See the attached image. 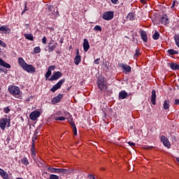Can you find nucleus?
I'll list each match as a JSON object with an SVG mask.
<instances>
[{
    "label": "nucleus",
    "mask_w": 179,
    "mask_h": 179,
    "mask_svg": "<svg viewBox=\"0 0 179 179\" xmlns=\"http://www.w3.org/2000/svg\"><path fill=\"white\" fill-rule=\"evenodd\" d=\"M152 148H153V146H149V145L144 146V149H145L146 150H152Z\"/></svg>",
    "instance_id": "ea45409f"
},
{
    "label": "nucleus",
    "mask_w": 179,
    "mask_h": 179,
    "mask_svg": "<svg viewBox=\"0 0 179 179\" xmlns=\"http://www.w3.org/2000/svg\"><path fill=\"white\" fill-rule=\"evenodd\" d=\"M21 118H22V120H23V117H21Z\"/></svg>",
    "instance_id": "0e129e2a"
},
{
    "label": "nucleus",
    "mask_w": 179,
    "mask_h": 179,
    "mask_svg": "<svg viewBox=\"0 0 179 179\" xmlns=\"http://www.w3.org/2000/svg\"><path fill=\"white\" fill-rule=\"evenodd\" d=\"M64 97V94H59L56 97H54L52 99V104H57V103H59L61 101V99Z\"/></svg>",
    "instance_id": "1a4fd4ad"
},
{
    "label": "nucleus",
    "mask_w": 179,
    "mask_h": 179,
    "mask_svg": "<svg viewBox=\"0 0 179 179\" xmlns=\"http://www.w3.org/2000/svg\"><path fill=\"white\" fill-rule=\"evenodd\" d=\"M34 51L36 52V54H38L41 52V48H40V47H36L34 48Z\"/></svg>",
    "instance_id": "72a5a7b5"
},
{
    "label": "nucleus",
    "mask_w": 179,
    "mask_h": 179,
    "mask_svg": "<svg viewBox=\"0 0 179 179\" xmlns=\"http://www.w3.org/2000/svg\"><path fill=\"white\" fill-rule=\"evenodd\" d=\"M42 43H43V44H47V38L45 36H44L42 38Z\"/></svg>",
    "instance_id": "37998d69"
},
{
    "label": "nucleus",
    "mask_w": 179,
    "mask_h": 179,
    "mask_svg": "<svg viewBox=\"0 0 179 179\" xmlns=\"http://www.w3.org/2000/svg\"><path fill=\"white\" fill-rule=\"evenodd\" d=\"M40 114H41L40 111L34 110V111L31 112V114L29 115V118L32 121H36V120H37V118H38V117H40Z\"/></svg>",
    "instance_id": "6e6552de"
},
{
    "label": "nucleus",
    "mask_w": 179,
    "mask_h": 179,
    "mask_svg": "<svg viewBox=\"0 0 179 179\" xmlns=\"http://www.w3.org/2000/svg\"><path fill=\"white\" fill-rule=\"evenodd\" d=\"M128 144H129L130 146H131V147L135 146V143H133V142H131V141H129V142L128 143Z\"/></svg>",
    "instance_id": "09e8293b"
},
{
    "label": "nucleus",
    "mask_w": 179,
    "mask_h": 179,
    "mask_svg": "<svg viewBox=\"0 0 179 179\" xmlns=\"http://www.w3.org/2000/svg\"><path fill=\"white\" fill-rule=\"evenodd\" d=\"M142 3L145 2V0H141Z\"/></svg>",
    "instance_id": "13d9d810"
},
{
    "label": "nucleus",
    "mask_w": 179,
    "mask_h": 179,
    "mask_svg": "<svg viewBox=\"0 0 179 179\" xmlns=\"http://www.w3.org/2000/svg\"><path fill=\"white\" fill-rule=\"evenodd\" d=\"M151 93V103L153 106H156V90H153Z\"/></svg>",
    "instance_id": "a211bd4d"
},
{
    "label": "nucleus",
    "mask_w": 179,
    "mask_h": 179,
    "mask_svg": "<svg viewBox=\"0 0 179 179\" xmlns=\"http://www.w3.org/2000/svg\"><path fill=\"white\" fill-rule=\"evenodd\" d=\"M23 69L27 71L28 73H34L36 72V68L31 64H27L24 61H23Z\"/></svg>",
    "instance_id": "f03ea898"
},
{
    "label": "nucleus",
    "mask_w": 179,
    "mask_h": 179,
    "mask_svg": "<svg viewBox=\"0 0 179 179\" xmlns=\"http://www.w3.org/2000/svg\"><path fill=\"white\" fill-rule=\"evenodd\" d=\"M50 179H59V176L54 174L50 176Z\"/></svg>",
    "instance_id": "c9c22d12"
},
{
    "label": "nucleus",
    "mask_w": 179,
    "mask_h": 179,
    "mask_svg": "<svg viewBox=\"0 0 179 179\" xmlns=\"http://www.w3.org/2000/svg\"><path fill=\"white\" fill-rule=\"evenodd\" d=\"M175 104H176L177 106L179 105V99H175Z\"/></svg>",
    "instance_id": "864d4df0"
},
{
    "label": "nucleus",
    "mask_w": 179,
    "mask_h": 179,
    "mask_svg": "<svg viewBox=\"0 0 179 179\" xmlns=\"http://www.w3.org/2000/svg\"><path fill=\"white\" fill-rule=\"evenodd\" d=\"M178 163H179V157L176 158Z\"/></svg>",
    "instance_id": "6e6d98bb"
},
{
    "label": "nucleus",
    "mask_w": 179,
    "mask_h": 179,
    "mask_svg": "<svg viewBox=\"0 0 179 179\" xmlns=\"http://www.w3.org/2000/svg\"><path fill=\"white\" fill-rule=\"evenodd\" d=\"M46 12L50 16H54V15H55V10H54V6H49Z\"/></svg>",
    "instance_id": "f3484780"
},
{
    "label": "nucleus",
    "mask_w": 179,
    "mask_h": 179,
    "mask_svg": "<svg viewBox=\"0 0 179 179\" xmlns=\"http://www.w3.org/2000/svg\"><path fill=\"white\" fill-rule=\"evenodd\" d=\"M128 96V93L127 92H125V90L121 91L119 93V97L120 99H121L122 100H124V99H127V96Z\"/></svg>",
    "instance_id": "4be33fe9"
},
{
    "label": "nucleus",
    "mask_w": 179,
    "mask_h": 179,
    "mask_svg": "<svg viewBox=\"0 0 179 179\" xmlns=\"http://www.w3.org/2000/svg\"><path fill=\"white\" fill-rule=\"evenodd\" d=\"M88 178L96 179V178H94V176H93L91 175V174H89V175H88Z\"/></svg>",
    "instance_id": "603ef678"
},
{
    "label": "nucleus",
    "mask_w": 179,
    "mask_h": 179,
    "mask_svg": "<svg viewBox=\"0 0 179 179\" xmlns=\"http://www.w3.org/2000/svg\"><path fill=\"white\" fill-rule=\"evenodd\" d=\"M24 36L25 38H27V40H29V41H33V40H34V37L32 34H24Z\"/></svg>",
    "instance_id": "b1692460"
},
{
    "label": "nucleus",
    "mask_w": 179,
    "mask_h": 179,
    "mask_svg": "<svg viewBox=\"0 0 179 179\" xmlns=\"http://www.w3.org/2000/svg\"><path fill=\"white\" fill-rule=\"evenodd\" d=\"M0 65L1 66H3V68L9 69L10 68V64L6 63L5 61L2 59V58H0Z\"/></svg>",
    "instance_id": "5701e85b"
},
{
    "label": "nucleus",
    "mask_w": 179,
    "mask_h": 179,
    "mask_svg": "<svg viewBox=\"0 0 179 179\" xmlns=\"http://www.w3.org/2000/svg\"><path fill=\"white\" fill-rule=\"evenodd\" d=\"M60 43H63V41H60Z\"/></svg>",
    "instance_id": "bf43d9fd"
},
{
    "label": "nucleus",
    "mask_w": 179,
    "mask_h": 179,
    "mask_svg": "<svg viewBox=\"0 0 179 179\" xmlns=\"http://www.w3.org/2000/svg\"><path fill=\"white\" fill-rule=\"evenodd\" d=\"M27 10H29V8H27V3H25L24 12H27Z\"/></svg>",
    "instance_id": "de8ad7c7"
},
{
    "label": "nucleus",
    "mask_w": 179,
    "mask_h": 179,
    "mask_svg": "<svg viewBox=\"0 0 179 179\" xmlns=\"http://www.w3.org/2000/svg\"><path fill=\"white\" fill-rule=\"evenodd\" d=\"M152 38L153 40H159V38H160V34L159 33V31H155V32L152 35Z\"/></svg>",
    "instance_id": "a878e982"
},
{
    "label": "nucleus",
    "mask_w": 179,
    "mask_h": 179,
    "mask_svg": "<svg viewBox=\"0 0 179 179\" xmlns=\"http://www.w3.org/2000/svg\"><path fill=\"white\" fill-rule=\"evenodd\" d=\"M83 46L84 48V51H85V52H87V51H89V48H90V45L89 44V41H87V38L84 39Z\"/></svg>",
    "instance_id": "f8f14e48"
},
{
    "label": "nucleus",
    "mask_w": 179,
    "mask_h": 179,
    "mask_svg": "<svg viewBox=\"0 0 179 179\" xmlns=\"http://www.w3.org/2000/svg\"><path fill=\"white\" fill-rule=\"evenodd\" d=\"M0 45H1V47H3L4 48H6V43H5L3 41H0Z\"/></svg>",
    "instance_id": "79ce46f5"
},
{
    "label": "nucleus",
    "mask_w": 179,
    "mask_h": 179,
    "mask_svg": "<svg viewBox=\"0 0 179 179\" xmlns=\"http://www.w3.org/2000/svg\"><path fill=\"white\" fill-rule=\"evenodd\" d=\"M56 121H65V117L64 116L56 117Z\"/></svg>",
    "instance_id": "4c0bfd02"
},
{
    "label": "nucleus",
    "mask_w": 179,
    "mask_h": 179,
    "mask_svg": "<svg viewBox=\"0 0 179 179\" xmlns=\"http://www.w3.org/2000/svg\"><path fill=\"white\" fill-rule=\"evenodd\" d=\"M57 54H59V52H57Z\"/></svg>",
    "instance_id": "680f3d73"
},
{
    "label": "nucleus",
    "mask_w": 179,
    "mask_h": 179,
    "mask_svg": "<svg viewBox=\"0 0 179 179\" xmlns=\"http://www.w3.org/2000/svg\"><path fill=\"white\" fill-rule=\"evenodd\" d=\"M139 55H141V50L140 49H136V52L134 56L138 58V57H139Z\"/></svg>",
    "instance_id": "473e14b6"
},
{
    "label": "nucleus",
    "mask_w": 179,
    "mask_h": 179,
    "mask_svg": "<svg viewBox=\"0 0 179 179\" xmlns=\"http://www.w3.org/2000/svg\"><path fill=\"white\" fill-rule=\"evenodd\" d=\"M81 61H82V59L79 55V50H77L76 56L74 59V64H76V65H79V64H80Z\"/></svg>",
    "instance_id": "2eb2a0df"
},
{
    "label": "nucleus",
    "mask_w": 179,
    "mask_h": 179,
    "mask_svg": "<svg viewBox=\"0 0 179 179\" xmlns=\"http://www.w3.org/2000/svg\"><path fill=\"white\" fill-rule=\"evenodd\" d=\"M134 17H135V14H134V13H129L127 15V19H129V20H134Z\"/></svg>",
    "instance_id": "2f4dec72"
},
{
    "label": "nucleus",
    "mask_w": 179,
    "mask_h": 179,
    "mask_svg": "<svg viewBox=\"0 0 179 179\" xmlns=\"http://www.w3.org/2000/svg\"><path fill=\"white\" fill-rule=\"evenodd\" d=\"M119 66L122 69L123 73H130L132 71V68L128 64H120Z\"/></svg>",
    "instance_id": "423d86ee"
},
{
    "label": "nucleus",
    "mask_w": 179,
    "mask_h": 179,
    "mask_svg": "<svg viewBox=\"0 0 179 179\" xmlns=\"http://www.w3.org/2000/svg\"><path fill=\"white\" fill-rule=\"evenodd\" d=\"M31 156L34 157L36 156V147H34V142L32 143V147L31 148Z\"/></svg>",
    "instance_id": "c756f323"
},
{
    "label": "nucleus",
    "mask_w": 179,
    "mask_h": 179,
    "mask_svg": "<svg viewBox=\"0 0 179 179\" xmlns=\"http://www.w3.org/2000/svg\"><path fill=\"white\" fill-rule=\"evenodd\" d=\"M0 93H1V88H0Z\"/></svg>",
    "instance_id": "69168bd1"
},
{
    "label": "nucleus",
    "mask_w": 179,
    "mask_h": 179,
    "mask_svg": "<svg viewBox=\"0 0 179 179\" xmlns=\"http://www.w3.org/2000/svg\"><path fill=\"white\" fill-rule=\"evenodd\" d=\"M23 164L25 166H29V160H27V158H24Z\"/></svg>",
    "instance_id": "58836bf2"
},
{
    "label": "nucleus",
    "mask_w": 179,
    "mask_h": 179,
    "mask_svg": "<svg viewBox=\"0 0 179 179\" xmlns=\"http://www.w3.org/2000/svg\"><path fill=\"white\" fill-rule=\"evenodd\" d=\"M48 170L50 173H55L56 174H60V171H61V169H57V168H52V167H49Z\"/></svg>",
    "instance_id": "aec40b11"
},
{
    "label": "nucleus",
    "mask_w": 179,
    "mask_h": 179,
    "mask_svg": "<svg viewBox=\"0 0 179 179\" xmlns=\"http://www.w3.org/2000/svg\"><path fill=\"white\" fill-rule=\"evenodd\" d=\"M60 78H62V73L60 71H57L53 73L50 78L48 79V80H50L52 82V80H58Z\"/></svg>",
    "instance_id": "0eeeda50"
},
{
    "label": "nucleus",
    "mask_w": 179,
    "mask_h": 179,
    "mask_svg": "<svg viewBox=\"0 0 179 179\" xmlns=\"http://www.w3.org/2000/svg\"><path fill=\"white\" fill-rule=\"evenodd\" d=\"M98 88L101 92H106L107 90V84L104 80V78H99L97 80Z\"/></svg>",
    "instance_id": "f257e3e1"
},
{
    "label": "nucleus",
    "mask_w": 179,
    "mask_h": 179,
    "mask_svg": "<svg viewBox=\"0 0 179 179\" xmlns=\"http://www.w3.org/2000/svg\"><path fill=\"white\" fill-rule=\"evenodd\" d=\"M174 6H176V1H173L171 8H174Z\"/></svg>",
    "instance_id": "5fc2aeb1"
},
{
    "label": "nucleus",
    "mask_w": 179,
    "mask_h": 179,
    "mask_svg": "<svg viewBox=\"0 0 179 179\" xmlns=\"http://www.w3.org/2000/svg\"><path fill=\"white\" fill-rule=\"evenodd\" d=\"M0 176L5 179H8V177L6 171H3L2 169H0Z\"/></svg>",
    "instance_id": "393cba45"
},
{
    "label": "nucleus",
    "mask_w": 179,
    "mask_h": 179,
    "mask_svg": "<svg viewBox=\"0 0 179 179\" xmlns=\"http://www.w3.org/2000/svg\"><path fill=\"white\" fill-rule=\"evenodd\" d=\"M6 121H8V119H0V128L2 129V131H4L5 128H6Z\"/></svg>",
    "instance_id": "4468645a"
},
{
    "label": "nucleus",
    "mask_w": 179,
    "mask_h": 179,
    "mask_svg": "<svg viewBox=\"0 0 179 179\" xmlns=\"http://www.w3.org/2000/svg\"><path fill=\"white\" fill-rule=\"evenodd\" d=\"M70 124L71 125L72 128H75L76 125L75 124V122L71 121Z\"/></svg>",
    "instance_id": "49530a36"
},
{
    "label": "nucleus",
    "mask_w": 179,
    "mask_h": 179,
    "mask_svg": "<svg viewBox=\"0 0 179 179\" xmlns=\"http://www.w3.org/2000/svg\"><path fill=\"white\" fill-rule=\"evenodd\" d=\"M19 64L22 68H23V58L20 57L18 59Z\"/></svg>",
    "instance_id": "e433bc0d"
},
{
    "label": "nucleus",
    "mask_w": 179,
    "mask_h": 179,
    "mask_svg": "<svg viewBox=\"0 0 179 179\" xmlns=\"http://www.w3.org/2000/svg\"><path fill=\"white\" fill-rule=\"evenodd\" d=\"M141 37L144 43H148V34H146V31L141 30Z\"/></svg>",
    "instance_id": "6ab92c4d"
},
{
    "label": "nucleus",
    "mask_w": 179,
    "mask_h": 179,
    "mask_svg": "<svg viewBox=\"0 0 179 179\" xmlns=\"http://www.w3.org/2000/svg\"><path fill=\"white\" fill-rule=\"evenodd\" d=\"M48 52H52V51H54L55 50V48H57V47H58V43H55L53 45H51V43H48Z\"/></svg>",
    "instance_id": "412c9836"
},
{
    "label": "nucleus",
    "mask_w": 179,
    "mask_h": 179,
    "mask_svg": "<svg viewBox=\"0 0 179 179\" xmlns=\"http://www.w3.org/2000/svg\"><path fill=\"white\" fill-rule=\"evenodd\" d=\"M0 31L4 34H9L10 33V29L6 26L0 27Z\"/></svg>",
    "instance_id": "dca6fc26"
},
{
    "label": "nucleus",
    "mask_w": 179,
    "mask_h": 179,
    "mask_svg": "<svg viewBox=\"0 0 179 179\" xmlns=\"http://www.w3.org/2000/svg\"><path fill=\"white\" fill-rule=\"evenodd\" d=\"M65 83V78L60 80L57 84L53 85V87L50 89V92L52 93H55L58 89H61V86Z\"/></svg>",
    "instance_id": "20e7f679"
},
{
    "label": "nucleus",
    "mask_w": 179,
    "mask_h": 179,
    "mask_svg": "<svg viewBox=\"0 0 179 179\" xmlns=\"http://www.w3.org/2000/svg\"><path fill=\"white\" fill-rule=\"evenodd\" d=\"M54 69H55V66H50L48 69V71L46 72L45 75V79H48V78H50V76H51L52 74V71H54Z\"/></svg>",
    "instance_id": "9b49d317"
},
{
    "label": "nucleus",
    "mask_w": 179,
    "mask_h": 179,
    "mask_svg": "<svg viewBox=\"0 0 179 179\" xmlns=\"http://www.w3.org/2000/svg\"><path fill=\"white\" fill-rule=\"evenodd\" d=\"M73 131L74 135H78V130L76 129V127H73Z\"/></svg>",
    "instance_id": "a18cd8bd"
},
{
    "label": "nucleus",
    "mask_w": 179,
    "mask_h": 179,
    "mask_svg": "<svg viewBox=\"0 0 179 179\" xmlns=\"http://www.w3.org/2000/svg\"><path fill=\"white\" fill-rule=\"evenodd\" d=\"M168 54H169V55H177V54H178V51L170 49L168 50Z\"/></svg>",
    "instance_id": "c85d7f7f"
},
{
    "label": "nucleus",
    "mask_w": 179,
    "mask_h": 179,
    "mask_svg": "<svg viewBox=\"0 0 179 179\" xmlns=\"http://www.w3.org/2000/svg\"><path fill=\"white\" fill-rule=\"evenodd\" d=\"M71 169H60V174H69Z\"/></svg>",
    "instance_id": "7c9ffc66"
},
{
    "label": "nucleus",
    "mask_w": 179,
    "mask_h": 179,
    "mask_svg": "<svg viewBox=\"0 0 179 179\" xmlns=\"http://www.w3.org/2000/svg\"><path fill=\"white\" fill-rule=\"evenodd\" d=\"M21 15H23V12H22Z\"/></svg>",
    "instance_id": "e2e57ef3"
},
{
    "label": "nucleus",
    "mask_w": 179,
    "mask_h": 179,
    "mask_svg": "<svg viewBox=\"0 0 179 179\" xmlns=\"http://www.w3.org/2000/svg\"><path fill=\"white\" fill-rule=\"evenodd\" d=\"M31 99H33V96H29L28 98H27L26 101H30V100H31Z\"/></svg>",
    "instance_id": "3c124183"
},
{
    "label": "nucleus",
    "mask_w": 179,
    "mask_h": 179,
    "mask_svg": "<svg viewBox=\"0 0 179 179\" xmlns=\"http://www.w3.org/2000/svg\"><path fill=\"white\" fill-rule=\"evenodd\" d=\"M169 108H170V101L166 100L164 103V110H169Z\"/></svg>",
    "instance_id": "cd10ccee"
},
{
    "label": "nucleus",
    "mask_w": 179,
    "mask_h": 179,
    "mask_svg": "<svg viewBox=\"0 0 179 179\" xmlns=\"http://www.w3.org/2000/svg\"><path fill=\"white\" fill-rule=\"evenodd\" d=\"M3 110H4V113H6V114H8L9 111H10V109H9V107H6L3 108Z\"/></svg>",
    "instance_id": "a19ab883"
},
{
    "label": "nucleus",
    "mask_w": 179,
    "mask_h": 179,
    "mask_svg": "<svg viewBox=\"0 0 179 179\" xmlns=\"http://www.w3.org/2000/svg\"><path fill=\"white\" fill-rule=\"evenodd\" d=\"M112 3H113L114 5H117V2H118V0H110Z\"/></svg>",
    "instance_id": "8fccbe9b"
},
{
    "label": "nucleus",
    "mask_w": 179,
    "mask_h": 179,
    "mask_svg": "<svg viewBox=\"0 0 179 179\" xmlns=\"http://www.w3.org/2000/svg\"><path fill=\"white\" fill-rule=\"evenodd\" d=\"M8 91L10 94H13V96H17V97H19V94H20V89L15 85L9 87Z\"/></svg>",
    "instance_id": "7ed1b4c3"
},
{
    "label": "nucleus",
    "mask_w": 179,
    "mask_h": 179,
    "mask_svg": "<svg viewBox=\"0 0 179 179\" xmlns=\"http://www.w3.org/2000/svg\"><path fill=\"white\" fill-rule=\"evenodd\" d=\"M94 30H95L96 31H101L102 29L100 25H96L94 28Z\"/></svg>",
    "instance_id": "f704fd0d"
},
{
    "label": "nucleus",
    "mask_w": 179,
    "mask_h": 179,
    "mask_svg": "<svg viewBox=\"0 0 179 179\" xmlns=\"http://www.w3.org/2000/svg\"><path fill=\"white\" fill-rule=\"evenodd\" d=\"M159 22H161V23L162 24H169V16H167V15H164V16L160 18Z\"/></svg>",
    "instance_id": "ddd939ff"
},
{
    "label": "nucleus",
    "mask_w": 179,
    "mask_h": 179,
    "mask_svg": "<svg viewBox=\"0 0 179 179\" xmlns=\"http://www.w3.org/2000/svg\"><path fill=\"white\" fill-rule=\"evenodd\" d=\"M9 125H10V123H8V127H9Z\"/></svg>",
    "instance_id": "052dcab7"
},
{
    "label": "nucleus",
    "mask_w": 179,
    "mask_h": 179,
    "mask_svg": "<svg viewBox=\"0 0 179 179\" xmlns=\"http://www.w3.org/2000/svg\"><path fill=\"white\" fill-rule=\"evenodd\" d=\"M25 26H26L27 29L29 28V24H26Z\"/></svg>",
    "instance_id": "4d7b16f0"
},
{
    "label": "nucleus",
    "mask_w": 179,
    "mask_h": 179,
    "mask_svg": "<svg viewBox=\"0 0 179 179\" xmlns=\"http://www.w3.org/2000/svg\"><path fill=\"white\" fill-rule=\"evenodd\" d=\"M170 67L173 69V71H178L179 69V65L176 64L175 63H171L170 64Z\"/></svg>",
    "instance_id": "bb28decb"
},
{
    "label": "nucleus",
    "mask_w": 179,
    "mask_h": 179,
    "mask_svg": "<svg viewBox=\"0 0 179 179\" xmlns=\"http://www.w3.org/2000/svg\"><path fill=\"white\" fill-rule=\"evenodd\" d=\"M94 64H96V65H99L100 64V58H97L96 59L94 60Z\"/></svg>",
    "instance_id": "c03bdc74"
},
{
    "label": "nucleus",
    "mask_w": 179,
    "mask_h": 179,
    "mask_svg": "<svg viewBox=\"0 0 179 179\" xmlns=\"http://www.w3.org/2000/svg\"><path fill=\"white\" fill-rule=\"evenodd\" d=\"M113 17H114L113 11H106L102 15V18L103 19V20H111Z\"/></svg>",
    "instance_id": "39448f33"
},
{
    "label": "nucleus",
    "mask_w": 179,
    "mask_h": 179,
    "mask_svg": "<svg viewBox=\"0 0 179 179\" xmlns=\"http://www.w3.org/2000/svg\"><path fill=\"white\" fill-rule=\"evenodd\" d=\"M161 141L162 142L163 145H164L166 146V148H170V146H171L170 141H169V139H167V138H166V136H162Z\"/></svg>",
    "instance_id": "9d476101"
}]
</instances>
